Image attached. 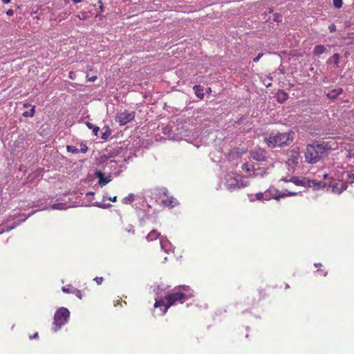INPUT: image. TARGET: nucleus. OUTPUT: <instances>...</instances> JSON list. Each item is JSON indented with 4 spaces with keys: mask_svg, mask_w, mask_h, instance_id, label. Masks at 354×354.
<instances>
[{
    "mask_svg": "<svg viewBox=\"0 0 354 354\" xmlns=\"http://www.w3.org/2000/svg\"><path fill=\"white\" fill-rule=\"evenodd\" d=\"M187 295H183L177 290L171 293L167 294L165 299H156L154 304L155 308H161L162 315H165L169 307L177 305L178 304H183L187 299L185 297Z\"/></svg>",
    "mask_w": 354,
    "mask_h": 354,
    "instance_id": "f257e3e1",
    "label": "nucleus"
},
{
    "mask_svg": "<svg viewBox=\"0 0 354 354\" xmlns=\"http://www.w3.org/2000/svg\"><path fill=\"white\" fill-rule=\"evenodd\" d=\"M294 132H272L265 140L270 147H282L290 145L294 139Z\"/></svg>",
    "mask_w": 354,
    "mask_h": 354,
    "instance_id": "f03ea898",
    "label": "nucleus"
},
{
    "mask_svg": "<svg viewBox=\"0 0 354 354\" xmlns=\"http://www.w3.org/2000/svg\"><path fill=\"white\" fill-rule=\"evenodd\" d=\"M326 147L323 144L308 145L305 151V158L306 162L314 164L320 160L326 153Z\"/></svg>",
    "mask_w": 354,
    "mask_h": 354,
    "instance_id": "7ed1b4c3",
    "label": "nucleus"
},
{
    "mask_svg": "<svg viewBox=\"0 0 354 354\" xmlns=\"http://www.w3.org/2000/svg\"><path fill=\"white\" fill-rule=\"evenodd\" d=\"M225 180V186L229 190H234L248 185V181L244 180L242 176L235 173L227 174Z\"/></svg>",
    "mask_w": 354,
    "mask_h": 354,
    "instance_id": "20e7f679",
    "label": "nucleus"
},
{
    "mask_svg": "<svg viewBox=\"0 0 354 354\" xmlns=\"http://www.w3.org/2000/svg\"><path fill=\"white\" fill-rule=\"evenodd\" d=\"M70 317L69 310L64 307L59 308L54 315L53 325L54 330H58L63 325H64Z\"/></svg>",
    "mask_w": 354,
    "mask_h": 354,
    "instance_id": "39448f33",
    "label": "nucleus"
},
{
    "mask_svg": "<svg viewBox=\"0 0 354 354\" xmlns=\"http://www.w3.org/2000/svg\"><path fill=\"white\" fill-rule=\"evenodd\" d=\"M134 111H129L125 110L124 112L118 113L115 116V121L120 125L123 126L132 121L135 118Z\"/></svg>",
    "mask_w": 354,
    "mask_h": 354,
    "instance_id": "423d86ee",
    "label": "nucleus"
},
{
    "mask_svg": "<svg viewBox=\"0 0 354 354\" xmlns=\"http://www.w3.org/2000/svg\"><path fill=\"white\" fill-rule=\"evenodd\" d=\"M329 187L331 188L333 193L340 194L344 190L346 189L347 184L340 180H333L330 182Z\"/></svg>",
    "mask_w": 354,
    "mask_h": 354,
    "instance_id": "0eeeda50",
    "label": "nucleus"
},
{
    "mask_svg": "<svg viewBox=\"0 0 354 354\" xmlns=\"http://www.w3.org/2000/svg\"><path fill=\"white\" fill-rule=\"evenodd\" d=\"M162 194L166 197L165 199H161L160 203L165 207H173L177 205V200L174 196H168V191L165 189Z\"/></svg>",
    "mask_w": 354,
    "mask_h": 354,
    "instance_id": "6e6552de",
    "label": "nucleus"
},
{
    "mask_svg": "<svg viewBox=\"0 0 354 354\" xmlns=\"http://www.w3.org/2000/svg\"><path fill=\"white\" fill-rule=\"evenodd\" d=\"M270 196H271V198H274L277 201H279L280 198H284L286 196H296L297 192H288V190L284 191L283 193L279 192L277 189H273L271 190L270 194H269Z\"/></svg>",
    "mask_w": 354,
    "mask_h": 354,
    "instance_id": "1a4fd4ad",
    "label": "nucleus"
},
{
    "mask_svg": "<svg viewBox=\"0 0 354 354\" xmlns=\"http://www.w3.org/2000/svg\"><path fill=\"white\" fill-rule=\"evenodd\" d=\"M250 156L252 159L258 162H264L267 159L266 151L262 149L251 151Z\"/></svg>",
    "mask_w": 354,
    "mask_h": 354,
    "instance_id": "9d476101",
    "label": "nucleus"
},
{
    "mask_svg": "<svg viewBox=\"0 0 354 354\" xmlns=\"http://www.w3.org/2000/svg\"><path fill=\"white\" fill-rule=\"evenodd\" d=\"M272 97L274 98L277 102L282 103L285 102L288 98V93L284 90H274Z\"/></svg>",
    "mask_w": 354,
    "mask_h": 354,
    "instance_id": "9b49d317",
    "label": "nucleus"
},
{
    "mask_svg": "<svg viewBox=\"0 0 354 354\" xmlns=\"http://www.w3.org/2000/svg\"><path fill=\"white\" fill-rule=\"evenodd\" d=\"M300 158L299 152L295 150H292L290 151L289 158L288 159V163L289 165H297L299 163V160Z\"/></svg>",
    "mask_w": 354,
    "mask_h": 354,
    "instance_id": "f8f14e48",
    "label": "nucleus"
},
{
    "mask_svg": "<svg viewBox=\"0 0 354 354\" xmlns=\"http://www.w3.org/2000/svg\"><path fill=\"white\" fill-rule=\"evenodd\" d=\"M178 292H181L183 295H187L185 297V299L188 300L189 299L193 297L194 296V290L190 288L188 286H180L177 290Z\"/></svg>",
    "mask_w": 354,
    "mask_h": 354,
    "instance_id": "ddd939ff",
    "label": "nucleus"
},
{
    "mask_svg": "<svg viewBox=\"0 0 354 354\" xmlns=\"http://www.w3.org/2000/svg\"><path fill=\"white\" fill-rule=\"evenodd\" d=\"M289 181L298 186H306L308 183V180H307L306 178H300L296 176L290 178Z\"/></svg>",
    "mask_w": 354,
    "mask_h": 354,
    "instance_id": "4468645a",
    "label": "nucleus"
},
{
    "mask_svg": "<svg viewBox=\"0 0 354 354\" xmlns=\"http://www.w3.org/2000/svg\"><path fill=\"white\" fill-rule=\"evenodd\" d=\"M241 168H242L243 171L248 174V176H252V174H254V165H253V164H252L250 162L244 163L242 165Z\"/></svg>",
    "mask_w": 354,
    "mask_h": 354,
    "instance_id": "2eb2a0df",
    "label": "nucleus"
},
{
    "mask_svg": "<svg viewBox=\"0 0 354 354\" xmlns=\"http://www.w3.org/2000/svg\"><path fill=\"white\" fill-rule=\"evenodd\" d=\"M271 189L266 190L264 193L259 192L255 194L256 199L258 201L266 200L268 201L271 199V196L269 195L270 194Z\"/></svg>",
    "mask_w": 354,
    "mask_h": 354,
    "instance_id": "dca6fc26",
    "label": "nucleus"
},
{
    "mask_svg": "<svg viewBox=\"0 0 354 354\" xmlns=\"http://www.w3.org/2000/svg\"><path fill=\"white\" fill-rule=\"evenodd\" d=\"M160 232H158L156 230H153L148 234L146 239L148 241H152L153 240H156L160 236Z\"/></svg>",
    "mask_w": 354,
    "mask_h": 354,
    "instance_id": "f3484780",
    "label": "nucleus"
},
{
    "mask_svg": "<svg viewBox=\"0 0 354 354\" xmlns=\"http://www.w3.org/2000/svg\"><path fill=\"white\" fill-rule=\"evenodd\" d=\"M97 176L99 178V183L101 185H105L111 180L109 178H104V174L101 171L97 172Z\"/></svg>",
    "mask_w": 354,
    "mask_h": 354,
    "instance_id": "a211bd4d",
    "label": "nucleus"
},
{
    "mask_svg": "<svg viewBox=\"0 0 354 354\" xmlns=\"http://www.w3.org/2000/svg\"><path fill=\"white\" fill-rule=\"evenodd\" d=\"M135 200V195L133 194H129L127 196L124 197L122 202L123 204L126 205H130Z\"/></svg>",
    "mask_w": 354,
    "mask_h": 354,
    "instance_id": "6ab92c4d",
    "label": "nucleus"
},
{
    "mask_svg": "<svg viewBox=\"0 0 354 354\" xmlns=\"http://www.w3.org/2000/svg\"><path fill=\"white\" fill-rule=\"evenodd\" d=\"M326 50V48L323 45H317L315 46L313 53L315 55H320Z\"/></svg>",
    "mask_w": 354,
    "mask_h": 354,
    "instance_id": "aec40b11",
    "label": "nucleus"
},
{
    "mask_svg": "<svg viewBox=\"0 0 354 354\" xmlns=\"http://www.w3.org/2000/svg\"><path fill=\"white\" fill-rule=\"evenodd\" d=\"M160 244L161 248L164 250L166 252L169 251V248H168V246H169L170 243H169L168 240L162 238L160 239Z\"/></svg>",
    "mask_w": 354,
    "mask_h": 354,
    "instance_id": "412c9836",
    "label": "nucleus"
},
{
    "mask_svg": "<svg viewBox=\"0 0 354 354\" xmlns=\"http://www.w3.org/2000/svg\"><path fill=\"white\" fill-rule=\"evenodd\" d=\"M35 113V106H31L29 111H24L22 115L25 118H32Z\"/></svg>",
    "mask_w": 354,
    "mask_h": 354,
    "instance_id": "4be33fe9",
    "label": "nucleus"
},
{
    "mask_svg": "<svg viewBox=\"0 0 354 354\" xmlns=\"http://www.w3.org/2000/svg\"><path fill=\"white\" fill-rule=\"evenodd\" d=\"M339 55L338 53H335L330 59L329 61L333 62V64L335 67H339Z\"/></svg>",
    "mask_w": 354,
    "mask_h": 354,
    "instance_id": "5701e85b",
    "label": "nucleus"
},
{
    "mask_svg": "<svg viewBox=\"0 0 354 354\" xmlns=\"http://www.w3.org/2000/svg\"><path fill=\"white\" fill-rule=\"evenodd\" d=\"M86 125L87 126V127L90 129H92L93 130V133L95 136H97V133L100 130L99 127L93 124L92 123L89 122H86Z\"/></svg>",
    "mask_w": 354,
    "mask_h": 354,
    "instance_id": "b1692460",
    "label": "nucleus"
},
{
    "mask_svg": "<svg viewBox=\"0 0 354 354\" xmlns=\"http://www.w3.org/2000/svg\"><path fill=\"white\" fill-rule=\"evenodd\" d=\"M111 133V131L109 127H106L104 129V131L102 133V138L104 140H107Z\"/></svg>",
    "mask_w": 354,
    "mask_h": 354,
    "instance_id": "393cba45",
    "label": "nucleus"
},
{
    "mask_svg": "<svg viewBox=\"0 0 354 354\" xmlns=\"http://www.w3.org/2000/svg\"><path fill=\"white\" fill-rule=\"evenodd\" d=\"M342 90H336V89H334V90H332V93L333 94H330V93H326V96L328 97V98H335L337 95H339L341 93H342Z\"/></svg>",
    "mask_w": 354,
    "mask_h": 354,
    "instance_id": "a878e982",
    "label": "nucleus"
},
{
    "mask_svg": "<svg viewBox=\"0 0 354 354\" xmlns=\"http://www.w3.org/2000/svg\"><path fill=\"white\" fill-rule=\"evenodd\" d=\"M67 151L71 152L75 154L79 153V149L76 148L74 146L68 145L66 147Z\"/></svg>",
    "mask_w": 354,
    "mask_h": 354,
    "instance_id": "bb28decb",
    "label": "nucleus"
},
{
    "mask_svg": "<svg viewBox=\"0 0 354 354\" xmlns=\"http://www.w3.org/2000/svg\"><path fill=\"white\" fill-rule=\"evenodd\" d=\"M263 84L266 87H269L272 85V79L269 77H265L263 80Z\"/></svg>",
    "mask_w": 354,
    "mask_h": 354,
    "instance_id": "cd10ccee",
    "label": "nucleus"
},
{
    "mask_svg": "<svg viewBox=\"0 0 354 354\" xmlns=\"http://www.w3.org/2000/svg\"><path fill=\"white\" fill-rule=\"evenodd\" d=\"M80 20H85L88 18V14L86 12H82L80 14L75 16Z\"/></svg>",
    "mask_w": 354,
    "mask_h": 354,
    "instance_id": "c85d7f7f",
    "label": "nucleus"
},
{
    "mask_svg": "<svg viewBox=\"0 0 354 354\" xmlns=\"http://www.w3.org/2000/svg\"><path fill=\"white\" fill-rule=\"evenodd\" d=\"M333 3L335 8H340L342 6L343 1L342 0H333Z\"/></svg>",
    "mask_w": 354,
    "mask_h": 354,
    "instance_id": "c756f323",
    "label": "nucleus"
},
{
    "mask_svg": "<svg viewBox=\"0 0 354 354\" xmlns=\"http://www.w3.org/2000/svg\"><path fill=\"white\" fill-rule=\"evenodd\" d=\"M196 95L201 100L204 97V90H194Z\"/></svg>",
    "mask_w": 354,
    "mask_h": 354,
    "instance_id": "7c9ffc66",
    "label": "nucleus"
},
{
    "mask_svg": "<svg viewBox=\"0 0 354 354\" xmlns=\"http://www.w3.org/2000/svg\"><path fill=\"white\" fill-rule=\"evenodd\" d=\"M71 285H67L66 286H63L62 290L64 293H72L73 290H71Z\"/></svg>",
    "mask_w": 354,
    "mask_h": 354,
    "instance_id": "2f4dec72",
    "label": "nucleus"
},
{
    "mask_svg": "<svg viewBox=\"0 0 354 354\" xmlns=\"http://www.w3.org/2000/svg\"><path fill=\"white\" fill-rule=\"evenodd\" d=\"M72 293L74 294L77 297H78L80 299H82V292L80 290L77 289H73L72 290Z\"/></svg>",
    "mask_w": 354,
    "mask_h": 354,
    "instance_id": "473e14b6",
    "label": "nucleus"
},
{
    "mask_svg": "<svg viewBox=\"0 0 354 354\" xmlns=\"http://www.w3.org/2000/svg\"><path fill=\"white\" fill-rule=\"evenodd\" d=\"M80 146L81 148L79 149V151L85 153L88 151V147L84 143H81Z\"/></svg>",
    "mask_w": 354,
    "mask_h": 354,
    "instance_id": "72a5a7b5",
    "label": "nucleus"
},
{
    "mask_svg": "<svg viewBox=\"0 0 354 354\" xmlns=\"http://www.w3.org/2000/svg\"><path fill=\"white\" fill-rule=\"evenodd\" d=\"M94 280L95 281L97 285H100L103 282L104 279L102 277H97L94 279Z\"/></svg>",
    "mask_w": 354,
    "mask_h": 354,
    "instance_id": "f704fd0d",
    "label": "nucleus"
},
{
    "mask_svg": "<svg viewBox=\"0 0 354 354\" xmlns=\"http://www.w3.org/2000/svg\"><path fill=\"white\" fill-rule=\"evenodd\" d=\"M86 78L88 79V81L90 82H95L97 80V75H93L91 77L89 76L88 74L86 75Z\"/></svg>",
    "mask_w": 354,
    "mask_h": 354,
    "instance_id": "c9c22d12",
    "label": "nucleus"
},
{
    "mask_svg": "<svg viewBox=\"0 0 354 354\" xmlns=\"http://www.w3.org/2000/svg\"><path fill=\"white\" fill-rule=\"evenodd\" d=\"M98 4H99V7H100V11L101 12H104V4L102 3V0H98Z\"/></svg>",
    "mask_w": 354,
    "mask_h": 354,
    "instance_id": "e433bc0d",
    "label": "nucleus"
},
{
    "mask_svg": "<svg viewBox=\"0 0 354 354\" xmlns=\"http://www.w3.org/2000/svg\"><path fill=\"white\" fill-rule=\"evenodd\" d=\"M347 156L349 158H354V148L348 151Z\"/></svg>",
    "mask_w": 354,
    "mask_h": 354,
    "instance_id": "4c0bfd02",
    "label": "nucleus"
},
{
    "mask_svg": "<svg viewBox=\"0 0 354 354\" xmlns=\"http://www.w3.org/2000/svg\"><path fill=\"white\" fill-rule=\"evenodd\" d=\"M328 29L330 32H333L336 30V26L335 24H331L329 26Z\"/></svg>",
    "mask_w": 354,
    "mask_h": 354,
    "instance_id": "58836bf2",
    "label": "nucleus"
},
{
    "mask_svg": "<svg viewBox=\"0 0 354 354\" xmlns=\"http://www.w3.org/2000/svg\"><path fill=\"white\" fill-rule=\"evenodd\" d=\"M345 140L351 141L354 143V134H351L350 137H346Z\"/></svg>",
    "mask_w": 354,
    "mask_h": 354,
    "instance_id": "ea45409f",
    "label": "nucleus"
},
{
    "mask_svg": "<svg viewBox=\"0 0 354 354\" xmlns=\"http://www.w3.org/2000/svg\"><path fill=\"white\" fill-rule=\"evenodd\" d=\"M263 56V53H259L255 58H254L253 62H257L260 59V58Z\"/></svg>",
    "mask_w": 354,
    "mask_h": 354,
    "instance_id": "a19ab883",
    "label": "nucleus"
},
{
    "mask_svg": "<svg viewBox=\"0 0 354 354\" xmlns=\"http://www.w3.org/2000/svg\"><path fill=\"white\" fill-rule=\"evenodd\" d=\"M6 14L8 16H12L14 15V11L12 9H9L6 11Z\"/></svg>",
    "mask_w": 354,
    "mask_h": 354,
    "instance_id": "79ce46f5",
    "label": "nucleus"
},
{
    "mask_svg": "<svg viewBox=\"0 0 354 354\" xmlns=\"http://www.w3.org/2000/svg\"><path fill=\"white\" fill-rule=\"evenodd\" d=\"M39 337V334L38 333H35L32 336H30L29 338L30 339H37Z\"/></svg>",
    "mask_w": 354,
    "mask_h": 354,
    "instance_id": "37998d69",
    "label": "nucleus"
},
{
    "mask_svg": "<svg viewBox=\"0 0 354 354\" xmlns=\"http://www.w3.org/2000/svg\"><path fill=\"white\" fill-rule=\"evenodd\" d=\"M62 204L60 203H58V204H54L53 206H52V209H59V206H61Z\"/></svg>",
    "mask_w": 354,
    "mask_h": 354,
    "instance_id": "c03bdc74",
    "label": "nucleus"
},
{
    "mask_svg": "<svg viewBox=\"0 0 354 354\" xmlns=\"http://www.w3.org/2000/svg\"><path fill=\"white\" fill-rule=\"evenodd\" d=\"M75 75V73L74 72L71 71V72L69 73V77H70L71 79H74Z\"/></svg>",
    "mask_w": 354,
    "mask_h": 354,
    "instance_id": "a18cd8bd",
    "label": "nucleus"
},
{
    "mask_svg": "<svg viewBox=\"0 0 354 354\" xmlns=\"http://www.w3.org/2000/svg\"><path fill=\"white\" fill-rule=\"evenodd\" d=\"M109 200L112 202H116L117 201V196L110 197L109 198Z\"/></svg>",
    "mask_w": 354,
    "mask_h": 354,
    "instance_id": "49530a36",
    "label": "nucleus"
},
{
    "mask_svg": "<svg viewBox=\"0 0 354 354\" xmlns=\"http://www.w3.org/2000/svg\"><path fill=\"white\" fill-rule=\"evenodd\" d=\"M23 106H24V108H28V107H30V108H31V106H31V104H28V103H24V104H23Z\"/></svg>",
    "mask_w": 354,
    "mask_h": 354,
    "instance_id": "de8ad7c7",
    "label": "nucleus"
},
{
    "mask_svg": "<svg viewBox=\"0 0 354 354\" xmlns=\"http://www.w3.org/2000/svg\"><path fill=\"white\" fill-rule=\"evenodd\" d=\"M348 178L354 180V173L348 174Z\"/></svg>",
    "mask_w": 354,
    "mask_h": 354,
    "instance_id": "09e8293b",
    "label": "nucleus"
},
{
    "mask_svg": "<svg viewBox=\"0 0 354 354\" xmlns=\"http://www.w3.org/2000/svg\"><path fill=\"white\" fill-rule=\"evenodd\" d=\"M12 0H2V2L4 3V4H8L9 3L11 2Z\"/></svg>",
    "mask_w": 354,
    "mask_h": 354,
    "instance_id": "8fccbe9b",
    "label": "nucleus"
},
{
    "mask_svg": "<svg viewBox=\"0 0 354 354\" xmlns=\"http://www.w3.org/2000/svg\"><path fill=\"white\" fill-rule=\"evenodd\" d=\"M86 69H87V71H93V67L91 66H90V65H88L86 66Z\"/></svg>",
    "mask_w": 354,
    "mask_h": 354,
    "instance_id": "3c124183",
    "label": "nucleus"
},
{
    "mask_svg": "<svg viewBox=\"0 0 354 354\" xmlns=\"http://www.w3.org/2000/svg\"><path fill=\"white\" fill-rule=\"evenodd\" d=\"M13 228H14V227H10V228H8L6 230H2V231H1V232H0V234H1V233H3V232H9L10 230H12V229H13Z\"/></svg>",
    "mask_w": 354,
    "mask_h": 354,
    "instance_id": "603ef678",
    "label": "nucleus"
},
{
    "mask_svg": "<svg viewBox=\"0 0 354 354\" xmlns=\"http://www.w3.org/2000/svg\"><path fill=\"white\" fill-rule=\"evenodd\" d=\"M194 88V89H196V88H201V86H200V85H195V86H193V88Z\"/></svg>",
    "mask_w": 354,
    "mask_h": 354,
    "instance_id": "864d4df0",
    "label": "nucleus"
},
{
    "mask_svg": "<svg viewBox=\"0 0 354 354\" xmlns=\"http://www.w3.org/2000/svg\"><path fill=\"white\" fill-rule=\"evenodd\" d=\"M82 0H73V3H80Z\"/></svg>",
    "mask_w": 354,
    "mask_h": 354,
    "instance_id": "5fc2aeb1",
    "label": "nucleus"
},
{
    "mask_svg": "<svg viewBox=\"0 0 354 354\" xmlns=\"http://www.w3.org/2000/svg\"><path fill=\"white\" fill-rule=\"evenodd\" d=\"M119 304H120V305H121V302H120V300H118V301H116V303H115L114 305H115V306H116L117 305H119Z\"/></svg>",
    "mask_w": 354,
    "mask_h": 354,
    "instance_id": "6e6d98bb",
    "label": "nucleus"
},
{
    "mask_svg": "<svg viewBox=\"0 0 354 354\" xmlns=\"http://www.w3.org/2000/svg\"><path fill=\"white\" fill-rule=\"evenodd\" d=\"M140 223H144L145 222V218H140Z\"/></svg>",
    "mask_w": 354,
    "mask_h": 354,
    "instance_id": "4d7b16f0",
    "label": "nucleus"
},
{
    "mask_svg": "<svg viewBox=\"0 0 354 354\" xmlns=\"http://www.w3.org/2000/svg\"><path fill=\"white\" fill-rule=\"evenodd\" d=\"M282 180H283L284 182H290L289 179L287 178H282Z\"/></svg>",
    "mask_w": 354,
    "mask_h": 354,
    "instance_id": "13d9d810",
    "label": "nucleus"
},
{
    "mask_svg": "<svg viewBox=\"0 0 354 354\" xmlns=\"http://www.w3.org/2000/svg\"><path fill=\"white\" fill-rule=\"evenodd\" d=\"M328 174H324V179H326L328 178Z\"/></svg>",
    "mask_w": 354,
    "mask_h": 354,
    "instance_id": "bf43d9fd",
    "label": "nucleus"
},
{
    "mask_svg": "<svg viewBox=\"0 0 354 354\" xmlns=\"http://www.w3.org/2000/svg\"><path fill=\"white\" fill-rule=\"evenodd\" d=\"M212 91V89L208 90V93H209Z\"/></svg>",
    "mask_w": 354,
    "mask_h": 354,
    "instance_id": "052dcab7",
    "label": "nucleus"
}]
</instances>
